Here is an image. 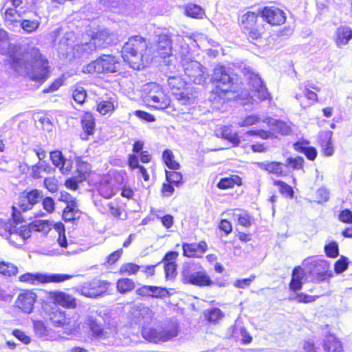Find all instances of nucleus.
I'll return each instance as SVG.
<instances>
[{"label":"nucleus","mask_w":352,"mask_h":352,"mask_svg":"<svg viewBox=\"0 0 352 352\" xmlns=\"http://www.w3.org/2000/svg\"><path fill=\"white\" fill-rule=\"evenodd\" d=\"M147 100L152 103L151 106L155 109L163 110L168 107L170 100L161 87L156 86L151 89L147 96Z\"/></svg>","instance_id":"nucleus-18"},{"label":"nucleus","mask_w":352,"mask_h":352,"mask_svg":"<svg viewBox=\"0 0 352 352\" xmlns=\"http://www.w3.org/2000/svg\"><path fill=\"white\" fill-rule=\"evenodd\" d=\"M309 142L307 140L298 141L294 144L296 151L305 155L310 161H314L318 156V151L314 146H309Z\"/></svg>","instance_id":"nucleus-29"},{"label":"nucleus","mask_w":352,"mask_h":352,"mask_svg":"<svg viewBox=\"0 0 352 352\" xmlns=\"http://www.w3.org/2000/svg\"><path fill=\"white\" fill-rule=\"evenodd\" d=\"M221 138L232 144V146H238L241 142L239 136L236 132H233L228 126H223L221 129Z\"/></svg>","instance_id":"nucleus-46"},{"label":"nucleus","mask_w":352,"mask_h":352,"mask_svg":"<svg viewBox=\"0 0 352 352\" xmlns=\"http://www.w3.org/2000/svg\"><path fill=\"white\" fill-rule=\"evenodd\" d=\"M125 204L122 201L116 198L113 201L107 203L105 210L103 214L107 217H113L117 220L122 219V216L125 213Z\"/></svg>","instance_id":"nucleus-26"},{"label":"nucleus","mask_w":352,"mask_h":352,"mask_svg":"<svg viewBox=\"0 0 352 352\" xmlns=\"http://www.w3.org/2000/svg\"><path fill=\"white\" fill-rule=\"evenodd\" d=\"M326 352H342L343 349L340 341L333 339L327 340L324 344Z\"/></svg>","instance_id":"nucleus-61"},{"label":"nucleus","mask_w":352,"mask_h":352,"mask_svg":"<svg viewBox=\"0 0 352 352\" xmlns=\"http://www.w3.org/2000/svg\"><path fill=\"white\" fill-rule=\"evenodd\" d=\"M77 172L80 181L85 180L91 173L90 164L87 162H78Z\"/></svg>","instance_id":"nucleus-59"},{"label":"nucleus","mask_w":352,"mask_h":352,"mask_svg":"<svg viewBox=\"0 0 352 352\" xmlns=\"http://www.w3.org/2000/svg\"><path fill=\"white\" fill-rule=\"evenodd\" d=\"M135 288V283L132 278H120L116 281V289L121 294L129 293Z\"/></svg>","instance_id":"nucleus-38"},{"label":"nucleus","mask_w":352,"mask_h":352,"mask_svg":"<svg viewBox=\"0 0 352 352\" xmlns=\"http://www.w3.org/2000/svg\"><path fill=\"white\" fill-rule=\"evenodd\" d=\"M178 325L172 321L161 324L158 327L144 326L141 333L142 337L155 344L168 342L178 335Z\"/></svg>","instance_id":"nucleus-5"},{"label":"nucleus","mask_w":352,"mask_h":352,"mask_svg":"<svg viewBox=\"0 0 352 352\" xmlns=\"http://www.w3.org/2000/svg\"><path fill=\"white\" fill-rule=\"evenodd\" d=\"M242 179L238 175H231L229 177L221 178L217 184V187L220 190L233 188L234 186H242Z\"/></svg>","instance_id":"nucleus-35"},{"label":"nucleus","mask_w":352,"mask_h":352,"mask_svg":"<svg viewBox=\"0 0 352 352\" xmlns=\"http://www.w3.org/2000/svg\"><path fill=\"white\" fill-rule=\"evenodd\" d=\"M52 170L48 164H43L40 162L31 166V177L34 179H41L43 173H50Z\"/></svg>","instance_id":"nucleus-49"},{"label":"nucleus","mask_w":352,"mask_h":352,"mask_svg":"<svg viewBox=\"0 0 352 352\" xmlns=\"http://www.w3.org/2000/svg\"><path fill=\"white\" fill-rule=\"evenodd\" d=\"M42 208L45 212H41L37 214L38 217H43L45 214H51L55 212L56 203L54 199L50 196H43L42 193V199L41 200Z\"/></svg>","instance_id":"nucleus-48"},{"label":"nucleus","mask_w":352,"mask_h":352,"mask_svg":"<svg viewBox=\"0 0 352 352\" xmlns=\"http://www.w3.org/2000/svg\"><path fill=\"white\" fill-rule=\"evenodd\" d=\"M85 327L91 340H101L107 338V331L103 325L93 317H89L85 321Z\"/></svg>","instance_id":"nucleus-24"},{"label":"nucleus","mask_w":352,"mask_h":352,"mask_svg":"<svg viewBox=\"0 0 352 352\" xmlns=\"http://www.w3.org/2000/svg\"><path fill=\"white\" fill-rule=\"evenodd\" d=\"M210 82L212 94L220 99L241 98L247 94L241 78L236 74L230 75L223 65L214 68Z\"/></svg>","instance_id":"nucleus-2"},{"label":"nucleus","mask_w":352,"mask_h":352,"mask_svg":"<svg viewBox=\"0 0 352 352\" xmlns=\"http://www.w3.org/2000/svg\"><path fill=\"white\" fill-rule=\"evenodd\" d=\"M173 40L167 34H160L157 36L154 45L155 57L165 60L173 56Z\"/></svg>","instance_id":"nucleus-15"},{"label":"nucleus","mask_w":352,"mask_h":352,"mask_svg":"<svg viewBox=\"0 0 352 352\" xmlns=\"http://www.w3.org/2000/svg\"><path fill=\"white\" fill-rule=\"evenodd\" d=\"M165 177L166 182H169L170 184L175 185V187L179 188L183 184V176L180 172L174 170L173 171H165Z\"/></svg>","instance_id":"nucleus-53"},{"label":"nucleus","mask_w":352,"mask_h":352,"mask_svg":"<svg viewBox=\"0 0 352 352\" xmlns=\"http://www.w3.org/2000/svg\"><path fill=\"white\" fill-rule=\"evenodd\" d=\"M273 185L278 188L279 193L285 198L292 199L294 197V190L292 186L281 179H274Z\"/></svg>","instance_id":"nucleus-43"},{"label":"nucleus","mask_w":352,"mask_h":352,"mask_svg":"<svg viewBox=\"0 0 352 352\" xmlns=\"http://www.w3.org/2000/svg\"><path fill=\"white\" fill-rule=\"evenodd\" d=\"M72 275L64 274H46L42 273L27 272L19 276V280L21 283L32 285L45 284L49 283H61L72 278Z\"/></svg>","instance_id":"nucleus-10"},{"label":"nucleus","mask_w":352,"mask_h":352,"mask_svg":"<svg viewBox=\"0 0 352 352\" xmlns=\"http://www.w3.org/2000/svg\"><path fill=\"white\" fill-rule=\"evenodd\" d=\"M184 12L186 16L192 19H202L206 17L204 9L192 3H188L184 6Z\"/></svg>","instance_id":"nucleus-36"},{"label":"nucleus","mask_w":352,"mask_h":352,"mask_svg":"<svg viewBox=\"0 0 352 352\" xmlns=\"http://www.w3.org/2000/svg\"><path fill=\"white\" fill-rule=\"evenodd\" d=\"M120 60L111 54H102L85 65L82 72L85 74H111L118 72L121 67Z\"/></svg>","instance_id":"nucleus-7"},{"label":"nucleus","mask_w":352,"mask_h":352,"mask_svg":"<svg viewBox=\"0 0 352 352\" xmlns=\"http://www.w3.org/2000/svg\"><path fill=\"white\" fill-rule=\"evenodd\" d=\"M34 15L38 16V19H25L20 21L21 28L27 34H31L36 32L40 26L41 16L36 12H34Z\"/></svg>","instance_id":"nucleus-39"},{"label":"nucleus","mask_w":352,"mask_h":352,"mask_svg":"<svg viewBox=\"0 0 352 352\" xmlns=\"http://www.w3.org/2000/svg\"><path fill=\"white\" fill-rule=\"evenodd\" d=\"M333 132L331 131H321L318 133L316 144L321 148V153L324 157H329L334 153L333 144Z\"/></svg>","instance_id":"nucleus-21"},{"label":"nucleus","mask_w":352,"mask_h":352,"mask_svg":"<svg viewBox=\"0 0 352 352\" xmlns=\"http://www.w3.org/2000/svg\"><path fill=\"white\" fill-rule=\"evenodd\" d=\"M263 21L272 27H278L284 25L287 21L285 11L276 6H265L258 13Z\"/></svg>","instance_id":"nucleus-12"},{"label":"nucleus","mask_w":352,"mask_h":352,"mask_svg":"<svg viewBox=\"0 0 352 352\" xmlns=\"http://www.w3.org/2000/svg\"><path fill=\"white\" fill-rule=\"evenodd\" d=\"M306 276L305 270L298 265L293 268L291 280L289 283V288L291 291L296 292L302 288L303 280Z\"/></svg>","instance_id":"nucleus-28"},{"label":"nucleus","mask_w":352,"mask_h":352,"mask_svg":"<svg viewBox=\"0 0 352 352\" xmlns=\"http://www.w3.org/2000/svg\"><path fill=\"white\" fill-rule=\"evenodd\" d=\"M300 89L303 90L305 93V96L309 101L308 104L306 105H304L302 103H300V105L302 108L305 109L318 102L317 94L315 91L310 89H312L316 91H320V89L318 87H317L314 83L308 81L307 84L305 85V87L304 89H302L301 87H300Z\"/></svg>","instance_id":"nucleus-34"},{"label":"nucleus","mask_w":352,"mask_h":352,"mask_svg":"<svg viewBox=\"0 0 352 352\" xmlns=\"http://www.w3.org/2000/svg\"><path fill=\"white\" fill-rule=\"evenodd\" d=\"M127 164L130 169L134 170L138 169V175L142 177L144 182H148L150 180V175L146 168L140 165L139 163V158L136 155L129 154L127 157Z\"/></svg>","instance_id":"nucleus-32"},{"label":"nucleus","mask_w":352,"mask_h":352,"mask_svg":"<svg viewBox=\"0 0 352 352\" xmlns=\"http://www.w3.org/2000/svg\"><path fill=\"white\" fill-rule=\"evenodd\" d=\"M179 253L177 251H168L163 256L161 263H163L165 277L166 279H174L177 274V260Z\"/></svg>","instance_id":"nucleus-19"},{"label":"nucleus","mask_w":352,"mask_h":352,"mask_svg":"<svg viewBox=\"0 0 352 352\" xmlns=\"http://www.w3.org/2000/svg\"><path fill=\"white\" fill-rule=\"evenodd\" d=\"M305 160L302 157L297 155L296 157H287L285 163H283L284 168H286L287 174L294 170H303Z\"/></svg>","instance_id":"nucleus-37"},{"label":"nucleus","mask_w":352,"mask_h":352,"mask_svg":"<svg viewBox=\"0 0 352 352\" xmlns=\"http://www.w3.org/2000/svg\"><path fill=\"white\" fill-rule=\"evenodd\" d=\"M204 316L208 323L216 324L224 317V313L219 308L213 307L205 310Z\"/></svg>","instance_id":"nucleus-40"},{"label":"nucleus","mask_w":352,"mask_h":352,"mask_svg":"<svg viewBox=\"0 0 352 352\" xmlns=\"http://www.w3.org/2000/svg\"><path fill=\"white\" fill-rule=\"evenodd\" d=\"M50 158L52 164L58 168L63 175L69 174L73 168V163L70 159L66 158L59 150H54L50 153Z\"/></svg>","instance_id":"nucleus-22"},{"label":"nucleus","mask_w":352,"mask_h":352,"mask_svg":"<svg viewBox=\"0 0 352 352\" xmlns=\"http://www.w3.org/2000/svg\"><path fill=\"white\" fill-rule=\"evenodd\" d=\"M19 272L18 267L10 262H7L3 260H0V275L10 278L16 276Z\"/></svg>","instance_id":"nucleus-45"},{"label":"nucleus","mask_w":352,"mask_h":352,"mask_svg":"<svg viewBox=\"0 0 352 352\" xmlns=\"http://www.w3.org/2000/svg\"><path fill=\"white\" fill-rule=\"evenodd\" d=\"M131 314L139 320L152 319L154 316L153 310L143 304L134 305L131 309Z\"/></svg>","instance_id":"nucleus-33"},{"label":"nucleus","mask_w":352,"mask_h":352,"mask_svg":"<svg viewBox=\"0 0 352 352\" xmlns=\"http://www.w3.org/2000/svg\"><path fill=\"white\" fill-rule=\"evenodd\" d=\"M72 97L77 104L82 105L87 98V92L82 87H76L72 90Z\"/></svg>","instance_id":"nucleus-54"},{"label":"nucleus","mask_w":352,"mask_h":352,"mask_svg":"<svg viewBox=\"0 0 352 352\" xmlns=\"http://www.w3.org/2000/svg\"><path fill=\"white\" fill-rule=\"evenodd\" d=\"M58 200L65 204L62 211V219L66 223L76 224L83 214V212L78 208L76 198L67 192L62 191Z\"/></svg>","instance_id":"nucleus-9"},{"label":"nucleus","mask_w":352,"mask_h":352,"mask_svg":"<svg viewBox=\"0 0 352 352\" xmlns=\"http://www.w3.org/2000/svg\"><path fill=\"white\" fill-rule=\"evenodd\" d=\"M28 226L30 228V230H34L43 234H47L52 228L51 221L47 219L34 220Z\"/></svg>","instance_id":"nucleus-41"},{"label":"nucleus","mask_w":352,"mask_h":352,"mask_svg":"<svg viewBox=\"0 0 352 352\" xmlns=\"http://www.w3.org/2000/svg\"><path fill=\"white\" fill-rule=\"evenodd\" d=\"M109 285L107 280L94 278L84 283L80 287L79 293L87 298H96L105 294Z\"/></svg>","instance_id":"nucleus-13"},{"label":"nucleus","mask_w":352,"mask_h":352,"mask_svg":"<svg viewBox=\"0 0 352 352\" xmlns=\"http://www.w3.org/2000/svg\"><path fill=\"white\" fill-rule=\"evenodd\" d=\"M119 106L116 97L109 96L101 98L96 102V111L100 116H111Z\"/></svg>","instance_id":"nucleus-23"},{"label":"nucleus","mask_w":352,"mask_h":352,"mask_svg":"<svg viewBox=\"0 0 352 352\" xmlns=\"http://www.w3.org/2000/svg\"><path fill=\"white\" fill-rule=\"evenodd\" d=\"M254 94V96L257 98V100L260 102H263L265 100H272L271 94L269 93L266 86L262 84L261 86L256 87L253 91H252Z\"/></svg>","instance_id":"nucleus-56"},{"label":"nucleus","mask_w":352,"mask_h":352,"mask_svg":"<svg viewBox=\"0 0 352 352\" xmlns=\"http://www.w3.org/2000/svg\"><path fill=\"white\" fill-rule=\"evenodd\" d=\"M348 258L344 256H341L334 263V271L337 274H341L348 268Z\"/></svg>","instance_id":"nucleus-64"},{"label":"nucleus","mask_w":352,"mask_h":352,"mask_svg":"<svg viewBox=\"0 0 352 352\" xmlns=\"http://www.w3.org/2000/svg\"><path fill=\"white\" fill-rule=\"evenodd\" d=\"M53 227L58 234V244L63 248H66L67 246V241L65 236V228L64 224L62 222L58 221L55 223Z\"/></svg>","instance_id":"nucleus-55"},{"label":"nucleus","mask_w":352,"mask_h":352,"mask_svg":"<svg viewBox=\"0 0 352 352\" xmlns=\"http://www.w3.org/2000/svg\"><path fill=\"white\" fill-rule=\"evenodd\" d=\"M141 266L132 262L123 263L119 268L118 273L121 275H135L140 270Z\"/></svg>","instance_id":"nucleus-52"},{"label":"nucleus","mask_w":352,"mask_h":352,"mask_svg":"<svg viewBox=\"0 0 352 352\" xmlns=\"http://www.w3.org/2000/svg\"><path fill=\"white\" fill-rule=\"evenodd\" d=\"M82 133L80 139L87 141L93 137L96 131V119L91 111H83L80 120Z\"/></svg>","instance_id":"nucleus-16"},{"label":"nucleus","mask_w":352,"mask_h":352,"mask_svg":"<svg viewBox=\"0 0 352 352\" xmlns=\"http://www.w3.org/2000/svg\"><path fill=\"white\" fill-rule=\"evenodd\" d=\"M149 296L156 298H162L168 294V290L162 287L149 285Z\"/></svg>","instance_id":"nucleus-62"},{"label":"nucleus","mask_w":352,"mask_h":352,"mask_svg":"<svg viewBox=\"0 0 352 352\" xmlns=\"http://www.w3.org/2000/svg\"><path fill=\"white\" fill-rule=\"evenodd\" d=\"M116 176L107 175L100 182L98 187L99 195L104 199H111L116 192L114 188Z\"/></svg>","instance_id":"nucleus-25"},{"label":"nucleus","mask_w":352,"mask_h":352,"mask_svg":"<svg viewBox=\"0 0 352 352\" xmlns=\"http://www.w3.org/2000/svg\"><path fill=\"white\" fill-rule=\"evenodd\" d=\"M12 6L18 8L21 13L27 14L36 7L38 0H10Z\"/></svg>","instance_id":"nucleus-44"},{"label":"nucleus","mask_w":352,"mask_h":352,"mask_svg":"<svg viewBox=\"0 0 352 352\" xmlns=\"http://www.w3.org/2000/svg\"><path fill=\"white\" fill-rule=\"evenodd\" d=\"M234 210L241 212V213L236 214L238 223L239 225L244 228H248L251 226L252 224L253 218L248 212L239 208H236Z\"/></svg>","instance_id":"nucleus-58"},{"label":"nucleus","mask_w":352,"mask_h":352,"mask_svg":"<svg viewBox=\"0 0 352 352\" xmlns=\"http://www.w3.org/2000/svg\"><path fill=\"white\" fill-rule=\"evenodd\" d=\"M245 138L243 139V140L249 141L250 140L248 138L250 136H257L259 137L262 140H268L272 139L275 137L274 133L271 132L268 130L263 129H252L246 131L245 133Z\"/></svg>","instance_id":"nucleus-50"},{"label":"nucleus","mask_w":352,"mask_h":352,"mask_svg":"<svg viewBox=\"0 0 352 352\" xmlns=\"http://www.w3.org/2000/svg\"><path fill=\"white\" fill-rule=\"evenodd\" d=\"M239 25L242 34L250 43L261 42L266 32L265 25L259 20L258 13L253 11L243 14Z\"/></svg>","instance_id":"nucleus-4"},{"label":"nucleus","mask_w":352,"mask_h":352,"mask_svg":"<svg viewBox=\"0 0 352 352\" xmlns=\"http://www.w3.org/2000/svg\"><path fill=\"white\" fill-rule=\"evenodd\" d=\"M43 190L38 188H25L19 193L17 201L19 208L23 212L32 210L42 199Z\"/></svg>","instance_id":"nucleus-11"},{"label":"nucleus","mask_w":352,"mask_h":352,"mask_svg":"<svg viewBox=\"0 0 352 352\" xmlns=\"http://www.w3.org/2000/svg\"><path fill=\"white\" fill-rule=\"evenodd\" d=\"M246 81L251 91L263 84L261 78L258 74L249 72L246 73Z\"/></svg>","instance_id":"nucleus-57"},{"label":"nucleus","mask_w":352,"mask_h":352,"mask_svg":"<svg viewBox=\"0 0 352 352\" xmlns=\"http://www.w3.org/2000/svg\"><path fill=\"white\" fill-rule=\"evenodd\" d=\"M91 38L95 44L103 47L111 45L114 41L113 34L107 29L97 30L94 33Z\"/></svg>","instance_id":"nucleus-31"},{"label":"nucleus","mask_w":352,"mask_h":352,"mask_svg":"<svg viewBox=\"0 0 352 352\" xmlns=\"http://www.w3.org/2000/svg\"><path fill=\"white\" fill-rule=\"evenodd\" d=\"M2 44L7 45L8 47L6 50L1 52V54L8 56L9 61L14 66L29 63L31 67L30 80L43 82L49 77V61L38 47L28 48L23 54L21 46L10 43L8 34L0 29V45Z\"/></svg>","instance_id":"nucleus-1"},{"label":"nucleus","mask_w":352,"mask_h":352,"mask_svg":"<svg viewBox=\"0 0 352 352\" xmlns=\"http://www.w3.org/2000/svg\"><path fill=\"white\" fill-rule=\"evenodd\" d=\"M17 8L14 6L6 8L3 16V21L10 25L18 23V18L24 14L21 13L19 9L17 10Z\"/></svg>","instance_id":"nucleus-47"},{"label":"nucleus","mask_w":352,"mask_h":352,"mask_svg":"<svg viewBox=\"0 0 352 352\" xmlns=\"http://www.w3.org/2000/svg\"><path fill=\"white\" fill-rule=\"evenodd\" d=\"M0 235L11 245L21 247L31 236V230L27 225L17 227L10 219H0Z\"/></svg>","instance_id":"nucleus-6"},{"label":"nucleus","mask_w":352,"mask_h":352,"mask_svg":"<svg viewBox=\"0 0 352 352\" xmlns=\"http://www.w3.org/2000/svg\"><path fill=\"white\" fill-rule=\"evenodd\" d=\"M48 297L53 303L63 308L75 309L77 307L76 298L63 291H51L49 292Z\"/></svg>","instance_id":"nucleus-17"},{"label":"nucleus","mask_w":352,"mask_h":352,"mask_svg":"<svg viewBox=\"0 0 352 352\" xmlns=\"http://www.w3.org/2000/svg\"><path fill=\"white\" fill-rule=\"evenodd\" d=\"M352 39V29L347 25H340L336 30L335 43L338 47L346 45Z\"/></svg>","instance_id":"nucleus-30"},{"label":"nucleus","mask_w":352,"mask_h":352,"mask_svg":"<svg viewBox=\"0 0 352 352\" xmlns=\"http://www.w3.org/2000/svg\"><path fill=\"white\" fill-rule=\"evenodd\" d=\"M319 298V296H311L304 292L297 293L290 300H294L298 303H310L314 302Z\"/></svg>","instance_id":"nucleus-60"},{"label":"nucleus","mask_w":352,"mask_h":352,"mask_svg":"<svg viewBox=\"0 0 352 352\" xmlns=\"http://www.w3.org/2000/svg\"><path fill=\"white\" fill-rule=\"evenodd\" d=\"M174 155L172 151L166 149L162 153V161L166 166L171 170H178L180 164L174 160Z\"/></svg>","instance_id":"nucleus-51"},{"label":"nucleus","mask_w":352,"mask_h":352,"mask_svg":"<svg viewBox=\"0 0 352 352\" xmlns=\"http://www.w3.org/2000/svg\"><path fill=\"white\" fill-rule=\"evenodd\" d=\"M324 250L327 256L329 258H336L339 255L338 245L335 241H331L325 245Z\"/></svg>","instance_id":"nucleus-63"},{"label":"nucleus","mask_w":352,"mask_h":352,"mask_svg":"<svg viewBox=\"0 0 352 352\" xmlns=\"http://www.w3.org/2000/svg\"><path fill=\"white\" fill-rule=\"evenodd\" d=\"M182 255L187 258H200L206 252L208 244L205 241L199 243H184L182 245Z\"/></svg>","instance_id":"nucleus-20"},{"label":"nucleus","mask_w":352,"mask_h":352,"mask_svg":"<svg viewBox=\"0 0 352 352\" xmlns=\"http://www.w3.org/2000/svg\"><path fill=\"white\" fill-rule=\"evenodd\" d=\"M181 282L184 285H195L199 287H210L213 280L205 270L192 272V265L185 263L181 271Z\"/></svg>","instance_id":"nucleus-8"},{"label":"nucleus","mask_w":352,"mask_h":352,"mask_svg":"<svg viewBox=\"0 0 352 352\" xmlns=\"http://www.w3.org/2000/svg\"><path fill=\"white\" fill-rule=\"evenodd\" d=\"M257 166L268 174L276 175V177L287 176V171L284 170L283 163L278 161H267L258 162Z\"/></svg>","instance_id":"nucleus-27"},{"label":"nucleus","mask_w":352,"mask_h":352,"mask_svg":"<svg viewBox=\"0 0 352 352\" xmlns=\"http://www.w3.org/2000/svg\"><path fill=\"white\" fill-rule=\"evenodd\" d=\"M50 320L52 324L56 327H64L69 323L65 312L59 309H55L50 314Z\"/></svg>","instance_id":"nucleus-42"},{"label":"nucleus","mask_w":352,"mask_h":352,"mask_svg":"<svg viewBox=\"0 0 352 352\" xmlns=\"http://www.w3.org/2000/svg\"><path fill=\"white\" fill-rule=\"evenodd\" d=\"M122 58L135 70L146 68L153 60L146 38L140 35L130 36L122 47Z\"/></svg>","instance_id":"nucleus-3"},{"label":"nucleus","mask_w":352,"mask_h":352,"mask_svg":"<svg viewBox=\"0 0 352 352\" xmlns=\"http://www.w3.org/2000/svg\"><path fill=\"white\" fill-rule=\"evenodd\" d=\"M37 295L32 289H22L18 294L15 302L14 307L25 314H30L37 300Z\"/></svg>","instance_id":"nucleus-14"}]
</instances>
